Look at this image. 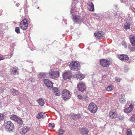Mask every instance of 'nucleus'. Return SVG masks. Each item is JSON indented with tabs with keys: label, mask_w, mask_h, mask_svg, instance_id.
I'll return each mask as SVG.
<instances>
[{
	"label": "nucleus",
	"mask_w": 135,
	"mask_h": 135,
	"mask_svg": "<svg viewBox=\"0 0 135 135\" xmlns=\"http://www.w3.org/2000/svg\"><path fill=\"white\" fill-rule=\"evenodd\" d=\"M70 13L72 15V20L75 23L80 24L83 21L84 17L76 15L75 12L73 8L70 11Z\"/></svg>",
	"instance_id": "1"
},
{
	"label": "nucleus",
	"mask_w": 135,
	"mask_h": 135,
	"mask_svg": "<svg viewBox=\"0 0 135 135\" xmlns=\"http://www.w3.org/2000/svg\"><path fill=\"white\" fill-rule=\"evenodd\" d=\"M5 129L6 131L9 132H12L15 129L14 124L11 121H8L5 122L4 124Z\"/></svg>",
	"instance_id": "2"
},
{
	"label": "nucleus",
	"mask_w": 135,
	"mask_h": 135,
	"mask_svg": "<svg viewBox=\"0 0 135 135\" xmlns=\"http://www.w3.org/2000/svg\"><path fill=\"white\" fill-rule=\"evenodd\" d=\"M69 66L71 70L77 71L80 68L79 62L77 61L73 62L70 64Z\"/></svg>",
	"instance_id": "3"
},
{
	"label": "nucleus",
	"mask_w": 135,
	"mask_h": 135,
	"mask_svg": "<svg viewBox=\"0 0 135 135\" xmlns=\"http://www.w3.org/2000/svg\"><path fill=\"white\" fill-rule=\"evenodd\" d=\"M112 62V59L108 60L105 59H102L100 60L101 65L103 67L107 68L108 67Z\"/></svg>",
	"instance_id": "4"
},
{
	"label": "nucleus",
	"mask_w": 135,
	"mask_h": 135,
	"mask_svg": "<svg viewBox=\"0 0 135 135\" xmlns=\"http://www.w3.org/2000/svg\"><path fill=\"white\" fill-rule=\"evenodd\" d=\"M70 96L71 95L69 90L65 89L63 90L62 93V97L64 100H68L70 98Z\"/></svg>",
	"instance_id": "5"
},
{
	"label": "nucleus",
	"mask_w": 135,
	"mask_h": 135,
	"mask_svg": "<svg viewBox=\"0 0 135 135\" xmlns=\"http://www.w3.org/2000/svg\"><path fill=\"white\" fill-rule=\"evenodd\" d=\"M88 110L91 113H94L96 112L98 109L96 105L93 103H91L88 107Z\"/></svg>",
	"instance_id": "6"
},
{
	"label": "nucleus",
	"mask_w": 135,
	"mask_h": 135,
	"mask_svg": "<svg viewBox=\"0 0 135 135\" xmlns=\"http://www.w3.org/2000/svg\"><path fill=\"white\" fill-rule=\"evenodd\" d=\"M9 117L11 120L15 121L19 124H22L23 123V122L22 119L16 115L12 114L10 115Z\"/></svg>",
	"instance_id": "7"
},
{
	"label": "nucleus",
	"mask_w": 135,
	"mask_h": 135,
	"mask_svg": "<svg viewBox=\"0 0 135 135\" xmlns=\"http://www.w3.org/2000/svg\"><path fill=\"white\" fill-rule=\"evenodd\" d=\"M49 74L50 78L53 79L58 77L59 75V73L58 71H50Z\"/></svg>",
	"instance_id": "8"
},
{
	"label": "nucleus",
	"mask_w": 135,
	"mask_h": 135,
	"mask_svg": "<svg viewBox=\"0 0 135 135\" xmlns=\"http://www.w3.org/2000/svg\"><path fill=\"white\" fill-rule=\"evenodd\" d=\"M72 75L71 72L68 71H65L62 74L63 78L64 80L67 79H70Z\"/></svg>",
	"instance_id": "9"
},
{
	"label": "nucleus",
	"mask_w": 135,
	"mask_h": 135,
	"mask_svg": "<svg viewBox=\"0 0 135 135\" xmlns=\"http://www.w3.org/2000/svg\"><path fill=\"white\" fill-rule=\"evenodd\" d=\"M20 26L22 29L26 30L27 27L28 23L26 19H24L20 22Z\"/></svg>",
	"instance_id": "10"
},
{
	"label": "nucleus",
	"mask_w": 135,
	"mask_h": 135,
	"mask_svg": "<svg viewBox=\"0 0 135 135\" xmlns=\"http://www.w3.org/2000/svg\"><path fill=\"white\" fill-rule=\"evenodd\" d=\"M77 89L80 91L83 92L86 90V87L85 84L83 83H80L77 84Z\"/></svg>",
	"instance_id": "11"
},
{
	"label": "nucleus",
	"mask_w": 135,
	"mask_h": 135,
	"mask_svg": "<svg viewBox=\"0 0 135 135\" xmlns=\"http://www.w3.org/2000/svg\"><path fill=\"white\" fill-rule=\"evenodd\" d=\"M44 83L46 86L48 88L51 89L53 86V83L52 82L47 79H44Z\"/></svg>",
	"instance_id": "12"
},
{
	"label": "nucleus",
	"mask_w": 135,
	"mask_h": 135,
	"mask_svg": "<svg viewBox=\"0 0 135 135\" xmlns=\"http://www.w3.org/2000/svg\"><path fill=\"white\" fill-rule=\"evenodd\" d=\"M19 70L17 67L14 66L11 68L10 71L12 75H15L18 74Z\"/></svg>",
	"instance_id": "13"
},
{
	"label": "nucleus",
	"mask_w": 135,
	"mask_h": 135,
	"mask_svg": "<svg viewBox=\"0 0 135 135\" xmlns=\"http://www.w3.org/2000/svg\"><path fill=\"white\" fill-rule=\"evenodd\" d=\"M94 35L96 37V39H100L104 37V35L103 32L99 31L97 32V33H94Z\"/></svg>",
	"instance_id": "14"
},
{
	"label": "nucleus",
	"mask_w": 135,
	"mask_h": 135,
	"mask_svg": "<svg viewBox=\"0 0 135 135\" xmlns=\"http://www.w3.org/2000/svg\"><path fill=\"white\" fill-rule=\"evenodd\" d=\"M117 57L122 61H126L129 59L128 56L127 55L120 54Z\"/></svg>",
	"instance_id": "15"
},
{
	"label": "nucleus",
	"mask_w": 135,
	"mask_h": 135,
	"mask_svg": "<svg viewBox=\"0 0 135 135\" xmlns=\"http://www.w3.org/2000/svg\"><path fill=\"white\" fill-rule=\"evenodd\" d=\"M70 117L73 120H77L81 118V115L80 114H76L72 113L71 114Z\"/></svg>",
	"instance_id": "16"
},
{
	"label": "nucleus",
	"mask_w": 135,
	"mask_h": 135,
	"mask_svg": "<svg viewBox=\"0 0 135 135\" xmlns=\"http://www.w3.org/2000/svg\"><path fill=\"white\" fill-rule=\"evenodd\" d=\"M52 90L54 92V94L55 95L59 96L60 95V90L58 88L54 87L52 88Z\"/></svg>",
	"instance_id": "17"
},
{
	"label": "nucleus",
	"mask_w": 135,
	"mask_h": 135,
	"mask_svg": "<svg viewBox=\"0 0 135 135\" xmlns=\"http://www.w3.org/2000/svg\"><path fill=\"white\" fill-rule=\"evenodd\" d=\"M29 129L27 126H25L20 131V133L22 134H24L29 130Z\"/></svg>",
	"instance_id": "18"
},
{
	"label": "nucleus",
	"mask_w": 135,
	"mask_h": 135,
	"mask_svg": "<svg viewBox=\"0 0 135 135\" xmlns=\"http://www.w3.org/2000/svg\"><path fill=\"white\" fill-rule=\"evenodd\" d=\"M129 39L132 45L135 46V36L131 35L129 37Z\"/></svg>",
	"instance_id": "19"
},
{
	"label": "nucleus",
	"mask_w": 135,
	"mask_h": 135,
	"mask_svg": "<svg viewBox=\"0 0 135 135\" xmlns=\"http://www.w3.org/2000/svg\"><path fill=\"white\" fill-rule=\"evenodd\" d=\"M109 115L111 119H115L117 117V113L112 111L110 112Z\"/></svg>",
	"instance_id": "20"
},
{
	"label": "nucleus",
	"mask_w": 135,
	"mask_h": 135,
	"mask_svg": "<svg viewBox=\"0 0 135 135\" xmlns=\"http://www.w3.org/2000/svg\"><path fill=\"white\" fill-rule=\"evenodd\" d=\"M80 132L82 135L87 134L89 132V131L86 128H82L80 129Z\"/></svg>",
	"instance_id": "21"
},
{
	"label": "nucleus",
	"mask_w": 135,
	"mask_h": 135,
	"mask_svg": "<svg viewBox=\"0 0 135 135\" xmlns=\"http://www.w3.org/2000/svg\"><path fill=\"white\" fill-rule=\"evenodd\" d=\"M46 117L45 114L42 112H39L38 113L36 117V118L37 119H40L42 118L44 119Z\"/></svg>",
	"instance_id": "22"
},
{
	"label": "nucleus",
	"mask_w": 135,
	"mask_h": 135,
	"mask_svg": "<svg viewBox=\"0 0 135 135\" xmlns=\"http://www.w3.org/2000/svg\"><path fill=\"white\" fill-rule=\"evenodd\" d=\"M87 5L89 6V10L90 11L93 12L94 11V5L92 2H90L87 3Z\"/></svg>",
	"instance_id": "23"
},
{
	"label": "nucleus",
	"mask_w": 135,
	"mask_h": 135,
	"mask_svg": "<svg viewBox=\"0 0 135 135\" xmlns=\"http://www.w3.org/2000/svg\"><path fill=\"white\" fill-rule=\"evenodd\" d=\"M119 101L120 102L123 103L126 102V100L124 94H122L120 95Z\"/></svg>",
	"instance_id": "24"
},
{
	"label": "nucleus",
	"mask_w": 135,
	"mask_h": 135,
	"mask_svg": "<svg viewBox=\"0 0 135 135\" xmlns=\"http://www.w3.org/2000/svg\"><path fill=\"white\" fill-rule=\"evenodd\" d=\"M133 108V107L132 106L130 105L129 107L124 109V112L127 113H129L132 110Z\"/></svg>",
	"instance_id": "25"
},
{
	"label": "nucleus",
	"mask_w": 135,
	"mask_h": 135,
	"mask_svg": "<svg viewBox=\"0 0 135 135\" xmlns=\"http://www.w3.org/2000/svg\"><path fill=\"white\" fill-rule=\"evenodd\" d=\"M11 91L13 95H18L19 94V92L18 90L15 89L13 88H12L11 90Z\"/></svg>",
	"instance_id": "26"
},
{
	"label": "nucleus",
	"mask_w": 135,
	"mask_h": 135,
	"mask_svg": "<svg viewBox=\"0 0 135 135\" xmlns=\"http://www.w3.org/2000/svg\"><path fill=\"white\" fill-rule=\"evenodd\" d=\"M37 101L39 105L41 106L43 105L45 103L43 99L41 98L40 99L37 100Z\"/></svg>",
	"instance_id": "27"
},
{
	"label": "nucleus",
	"mask_w": 135,
	"mask_h": 135,
	"mask_svg": "<svg viewBox=\"0 0 135 135\" xmlns=\"http://www.w3.org/2000/svg\"><path fill=\"white\" fill-rule=\"evenodd\" d=\"M76 76L77 79L80 80H82L85 77V76L81 74H77Z\"/></svg>",
	"instance_id": "28"
},
{
	"label": "nucleus",
	"mask_w": 135,
	"mask_h": 135,
	"mask_svg": "<svg viewBox=\"0 0 135 135\" xmlns=\"http://www.w3.org/2000/svg\"><path fill=\"white\" fill-rule=\"evenodd\" d=\"M48 74V73H41L40 74V77L43 78H45V77H47V76H46Z\"/></svg>",
	"instance_id": "29"
},
{
	"label": "nucleus",
	"mask_w": 135,
	"mask_h": 135,
	"mask_svg": "<svg viewBox=\"0 0 135 135\" xmlns=\"http://www.w3.org/2000/svg\"><path fill=\"white\" fill-rule=\"evenodd\" d=\"M129 120L130 121L135 122V114L133 115L132 117H131Z\"/></svg>",
	"instance_id": "30"
},
{
	"label": "nucleus",
	"mask_w": 135,
	"mask_h": 135,
	"mask_svg": "<svg viewBox=\"0 0 135 135\" xmlns=\"http://www.w3.org/2000/svg\"><path fill=\"white\" fill-rule=\"evenodd\" d=\"M130 25L129 23H127L126 25H124V28L126 30L129 29L130 28Z\"/></svg>",
	"instance_id": "31"
},
{
	"label": "nucleus",
	"mask_w": 135,
	"mask_h": 135,
	"mask_svg": "<svg viewBox=\"0 0 135 135\" xmlns=\"http://www.w3.org/2000/svg\"><path fill=\"white\" fill-rule=\"evenodd\" d=\"M64 132V130H63L62 129L60 128L59 130V132L58 133L59 135H62Z\"/></svg>",
	"instance_id": "32"
},
{
	"label": "nucleus",
	"mask_w": 135,
	"mask_h": 135,
	"mask_svg": "<svg viewBox=\"0 0 135 135\" xmlns=\"http://www.w3.org/2000/svg\"><path fill=\"white\" fill-rule=\"evenodd\" d=\"M15 31L18 34L20 33V29L19 27H16L15 28Z\"/></svg>",
	"instance_id": "33"
},
{
	"label": "nucleus",
	"mask_w": 135,
	"mask_h": 135,
	"mask_svg": "<svg viewBox=\"0 0 135 135\" xmlns=\"http://www.w3.org/2000/svg\"><path fill=\"white\" fill-rule=\"evenodd\" d=\"M128 49L130 50L134 51H135V47H132L131 45H129L128 47Z\"/></svg>",
	"instance_id": "34"
},
{
	"label": "nucleus",
	"mask_w": 135,
	"mask_h": 135,
	"mask_svg": "<svg viewBox=\"0 0 135 135\" xmlns=\"http://www.w3.org/2000/svg\"><path fill=\"white\" fill-rule=\"evenodd\" d=\"M4 117V115L3 114L0 113V120H3Z\"/></svg>",
	"instance_id": "35"
},
{
	"label": "nucleus",
	"mask_w": 135,
	"mask_h": 135,
	"mask_svg": "<svg viewBox=\"0 0 135 135\" xmlns=\"http://www.w3.org/2000/svg\"><path fill=\"white\" fill-rule=\"evenodd\" d=\"M83 100L84 101H87L88 100V98L86 96H83Z\"/></svg>",
	"instance_id": "36"
},
{
	"label": "nucleus",
	"mask_w": 135,
	"mask_h": 135,
	"mask_svg": "<svg viewBox=\"0 0 135 135\" xmlns=\"http://www.w3.org/2000/svg\"><path fill=\"white\" fill-rule=\"evenodd\" d=\"M123 115L122 114H120L118 117L119 120H123Z\"/></svg>",
	"instance_id": "37"
},
{
	"label": "nucleus",
	"mask_w": 135,
	"mask_h": 135,
	"mask_svg": "<svg viewBox=\"0 0 135 135\" xmlns=\"http://www.w3.org/2000/svg\"><path fill=\"white\" fill-rule=\"evenodd\" d=\"M127 135H132V132L131 131L130 129H128L127 132Z\"/></svg>",
	"instance_id": "38"
},
{
	"label": "nucleus",
	"mask_w": 135,
	"mask_h": 135,
	"mask_svg": "<svg viewBox=\"0 0 135 135\" xmlns=\"http://www.w3.org/2000/svg\"><path fill=\"white\" fill-rule=\"evenodd\" d=\"M49 127H51L52 128H53L55 127V125L54 124L50 123L49 124Z\"/></svg>",
	"instance_id": "39"
},
{
	"label": "nucleus",
	"mask_w": 135,
	"mask_h": 135,
	"mask_svg": "<svg viewBox=\"0 0 135 135\" xmlns=\"http://www.w3.org/2000/svg\"><path fill=\"white\" fill-rule=\"evenodd\" d=\"M112 88L111 86H108L107 88V90L108 91H109L111 90Z\"/></svg>",
	"instance_id": "40"
},
{
	"label": "nucleus",
	"mask_w": 135,
	"mask_h": 135,
	"mask_svg": "<svg viewBox=\"0 0 135 135\" xmlns=\"http://www.w3.org/2000/svg\"><path fill=\"white\" fill-rule=\"evenodd\" d=\"M115 80L117 81H120L121 80V79L120 78H115Z\"/></svg>",
	"instance_id": "41"
},
{
	"label": "nucleus",
	"mask_w": 135,
	"mask_h": 135,
	"mask_svg": "<svg viewBox=\"0 0 135 135\" xmlns=\"http://www.w3.org/2000/svg\"><path fill=\"white\" fill-rule=\"evenodd\" d=\"M78 97L79 99H83V97L82 95L81 94L78 95Z\"/></svg>",
	"instance_id": "42"
},
{
	"label": "nucleus",
	"mask_w": 135,
	"mask_h": 135,
	"mask_svg": "<svg viewBox=\"0 0 135 135\" xmlns=\"http://www.w3.org/2000/svg\"><path fill=\"white\" fill-rule=\"evenodd\" d=\"M4 89L1 87H0V92L2 93L4 91Z\"/></svg>",
	"instance_id": "43"
},
{
	"label": "nucleus",
	"mask_w": 135,
	"mask_h": 135,
	"mask_svg": "<svg viewBox=\"0 0 135 135\" xmlns=\"http://www.w3.org/2000/svg\"><path fill=\"white\" fill-rule=\"evenodd\" d=\"M4 59V57L1 55H0V61Z\"/></svg>",
	"instance_id": "44"
},
{
	"label": "nucleus",
	"mask_w": 135,
	"mask_h": 135,
	"mask_svg": "<svg viewBox=\"0 0 135 135\" xmlns=\"http://www.w3.org/2000/svg\"><path fill=\"white\" fill-rule=\"evenodd\" d=\"M124 46L125 47L126 49H127V45L125 43H124Z\"/></svg>",
	"instance_id": "45"
},
{
	"label": "nucleus",
	"mask_w": 135,
	"mask_h": 135,
	"mask_svg": "<svg viewBox=\"0 0 135 135\" xmlns=\"http://www.w3.org/2000/svg\"><path fill=\"white\" fill-rule=\"evenodd\" d=\"M12 55H13V54L12 53H11L10 55V57L9 58H10L12 57Z\"/></svg>",
	"instance_id": "46"
},
{
	"label": "nucleus",
	"mask_w": 135,
	"mask_h": 135,
	"mask_svg": "<svg viewBox=\"0 0 135 135\" xmlns=\"http://www.w3.org/2000/svg\"><path fill=\"white\" fill-rule=\"evenodd\" d=\"M19 5V4H16V6L17 7H18Z\"/></svg>",
	"instance_id": "47"
},
{
	"label": "nucleus",
	"mask_w": 135,
	"mask_h": 135,
	"mask_svg": "<svg viewBox=\"0 0 135 135\" xmlns=\"http://www.w3.org/2000/svg\"><path fill=\"white\" fill-rule=\"evenodd\" d=\"M127 69V68H124V70H126V69Z\"/></svg>",
	"instance_id": "48"
},
{
	"label": "nucleus",
	"mask_w": 135,
	"mask_h": 135,
	"mask_svg": "<svg viewBox=\"0 0 135 135\" xmlns=\"http://www.w3.org/2000/svg\"><path fill=\"white\" fill-rule=\"evenodd\" d=\"M128 21H130V19H128Z\"/></svg>",
	"instance_id": "49"
},
{
	"label": "nucleus",
	"mask_w": 135,
	"mask_h": 135,
	"mask_svg": "<svg viewBox=\"0 0 135 135\" xmlns=\"http://www.w3.org/2000/svg\"><path fill=\"white\" fill-rule=\"evenodd\" d=\"M124 43H122V44H122V45H124Z\"/></svg>",
	"instance_id": "50"
},
{
	"label": "nucleus",
	"mask_w": 135,
	"mask_h": 135,
	"mask_svg": "<svg viewBox=\"0 0 135 135\" xmlns=\"http://www.w3.org/2000/svg\"><path fill=\"white\" fill-rule=\"evenodd\" d=\"M1 102L0 101V105H1Z\"/></svg>",
	"instance_id": "51"
},
{
	"label": "nucleus",
	"mask_w": 135,
	"mask_h": 135,
	"mask_svg": "<svg viewBox=\"0 0 135 135\" xmlns=\"http://www.w3.org/2000/svg\"><path fill=\"white\" fill-rule=\"evenodd\" d=\"M39 8V7H38L37 8Z\"/></svg>",
	"instance_id": "52"
}]
</instances>
